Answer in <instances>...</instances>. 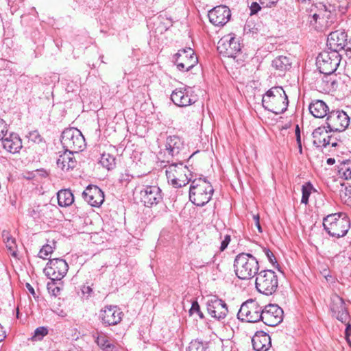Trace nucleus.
Wrapping results in <instances>:
<instances>
[{
  "label": "nucleus",
  "mask_w": 351,
  "mask_h": 351,
  "mask_svg": "<svg viewBox=\"0 0 351 351\" xmlns=\"http://www.w3.org/2000/svg\"><path fill=\"white\" fill-rule=\"evenodd\" d=\"M288 104V97L281 86L271 88L263 95L262 98L263 108L276 114L285 112Z\"/></svg>",
  "instance_id": "nucleus-1"
},
{
  "label": "nucleus",
  "mask_w": 351,
  "mask_h": 351,
  "mask_svg": "<svg viewBox=\"0 0 351 351\" xmlns=\"http://www.w3.org/2000/svg\"><path fill=\"white\" fill-rule=\"evenodd\" d=\"M234 268L236 276L241 280H249L257 275L259 263L250 253H239L235 256Z\"/></svg>",
  "instance_id": "nucleus-2"
},
{
  "label": "nucleus",
  "mask_w": 351,
  "mask_h": 351,
  "mask_svg": "<svg viewBox=\"0 0 351 351\" xmlns=\"http://www.w3.org/2000/svg\"><path fill=\"white\" fill-rule=\"evenodd\" d=\"M213 192V186L205 178L194 180L190 186L189 199L196 206H203L211 199Z\"/></svg>",
  "instance_id": "nucleus-3"
},
{
  "label": "nucleus",
  "mask_w": 351,
  "mask_h": 351,
  "mask_svg": "<svg viewBox=\"0 0 351 351\" xmlns=\"http://www.w3.org/2000/svg\"><path fill=\"white\" fill-rule=\"evenodd\" d=\"M323 226L329 235L340 238L347 234L350 228V220L345 214L334 213L324 219Z\"/></svg>",
  "instance_id": "nucleus-4"
},
{
  "label": "nucleus",
  "mask_w": 351,
  "mask_h": 351,
  "mask_svg": "<svg viewBox=\"0 0 351 351\" xmlns=\"http://www.w3.org/2000/svg\"><path fill=\"white\" fill-rule=\"evenodd\" d=\"M336 16L333 6L321 4L318 12L311 17L309 23L316 30L324 32L332 27L336 22Z\"/></svg>",
  "instance_id": "nucleus-5"
},
{
  "label": "nucleus",
  "mask_w": 351,
  "mask_h": 351,
  "mask_svg": "<svg viewBox=\"0 0 351 351\" xmlns=\"http://www.w3.org/2000/svg\"><path fill=\"white\" fill-rule=\"evenodd\" d=\"M61 143L66 152L73 154L82 151L86 146L82 132L74 128L65 129L61 136Z\"/></svg>",
  "instance_id": "nucleus-6"
},
{
  "label": "nucleus",
  "mask_w": 351,
  "mask_h": 351,
  "mask_svg": "<svg viewBox=\"0 0 351 351\" xmlns=\"http://www.w3.org/2000/svg\"><path fill=\"white\" fill-rule=\"evenodd\" d=\"M166 176L169 182L174 187L180 188L189 183L191 174L188 167L182 162H173L167 167Z\"/></svg>",
  "instance_id": "nucleus-7"
},
{
  "label": "nucleus",
  "mask_w": 351,
  "mask_h": 351,
  "mask_svg": "<svg viewBox=\"0 0 351 351\" xmlns=\"http://www.w3.org/2000/svg\"><path fill=\"white\" fill-rule=\"evenodd\" d=\"M255 285L261 293L266 295H272L278 286V276L273 270H263L257 274Z\"/></svg>",
  "instance_id": "nucleus-8"
},
{
  "label": "nucleus",
  "mask_w": 351,
  "mask_h": 351,
  "mask_svg": "<svg viewBox=\"0 0 351 351\" xmlns=\"http://www.w3.org/2000/svg\"><path fill=\"white\" fill-rule=\"evenodd\" d=\"M341 62V55L336 51H322L319 54L316 65L319 72L325 75L333 73Z\"/></svg>",
  "instance_id": "nucleus-9"
},
{
  "label": "nucleus",
  "mask_w": 351,
  "mask_h": 351,
  "mask_svg": "<svg viewBox=\"0 0 351 351\" xmlns=\"http://www.w3.org/2000/svg\"><path fill=\"white\" fill-rule=\"evenodd\" d=\"M263 309L254 300H249L244 302L238 313V318L247 322H257L262 320Z\"/></svg>",
  "instance_id": "nucleus-10"
},
{
  "label": "nucleus",
  "mask_w": 351,
  "mask_h": 351,
  "mask_svg": "<svg viewBox=\"0 0 351 351\" xmlns=\"http://www.w3.org/2000/svg\"><path fill=\"white\" fill-rule=\"evenodd\" d=\"M350 117L343 110H332L326 118L327 128L330 132H343L349 125Z\"/></svg>",
  "instance_id": "nucleus-11"
},
{
  "label": "nucleus",
  "mask_w": 351,
  "mask_h": 351,
  "mask_svg": "<svg viewBox=\"0 0 351 351\" xmlns=\"http://www.w3.org/2000/svg\"><path fill=\"white\" fill-rule=\"evenodd\" d=\"M173 59L180 71H188L197 63V58L190 47L178 51L173 56Z\"/></svg>",
  "instance_id": "nucleus-12"
},
{
  "label": "nucleus",
  "mask_w": 351,
  "mask_h": 351,
  "mask_svg": "<svg viewBox=\"0 0 351 351\" xmlns=\"http://www.w3.org/2000/svg\"><path fill=\"white\" fill-rule=\"evenodd\" d=\"M241 45L238 39L232 34H228L222 37L217 44L219 53L223 56L235 58L237 54L241 51Z\"/></svg>",
  "instance_id": "nucleus-13"
},
{
  "label": "nucleus",
  "mask_w": 351,
  "mask_h": 351,
  "mask_svg": "<svg viewBox=\"0 0 351 351\" xmlns=\"http://www.w3.org/2000/svg\"><path fill=\"white\" fill-rule=\"evenodd\" d=\"M69 265L62 258H53L49 261L43 271L52 280H61L67 273Z\"/></svg>",
  "instance_id": "nucleus-14"
},
{
  "label": "nucleus",
  "mask_w": 351,
  "mask_h": 351,
  "mask_svg": "<svg viewBox=\"0 0 351 351\" xmlns=\"http://www.w3.org/2000/svg\"><path fill=\"white\" fill-rule=\"evenodd\" d=\"M171 99L179 107H186L195 103L197 97L192 94L190 87L184 86L176 88L171 95Z\"/></svg>",
  "instance_id": "nucleus-15"
},
{
  "label": "nucleus",
  "mask_w": 351,
  "mask_h": 351,
  "mask_svg": "<svg viewBox=\"0 0 351 351\" xmlns=\"http://www.w3.org/2000/svg\"><path fill=\"white\" fill-rule=\"evenodd\" d=\"M283 311L277 304H269L262 312V322L269 326H276L282 322Z\"/></svg>",
  "instance_id": "nucleus-16"
},
{
  "label": "nucleus",
  "mask_w": 351,
  "mask_h": 351,
  "mask_svg": "<svg viewBox=\"0 0 351 351\" xmlns=\"http://www.w3.org/2000/svg\"><path fill=\"white\" fill-rule=\"evenodd\" d=\"M330 308L332 315L342 323H346L349 318V314L344 300L337 294L330 297Z\"/></svg>",
  "instance_id": "nucleus-17"
},
{
  "label": "nucleus",
  "mask_w": 351,
  "mask_h": 351,
  "mask_svg": "<svg viewBox=\"0 0 351 351\" xmlns=\"http://www.w3.org/2000/svg\"><path fill=\"white\" fill-rule=\"evenodd\" d=\"M210 22L215 26H223L230 19L231 12L228 7L218 5L208 12Z\"/></svg>",
  "instance_id": "nucleus-18"
},
{
  "label": "nucleus",
  "mask_w": 351,
  "mask_h": 351,
  "mask_svg": "<svg viewBox=\"0 0 351 351\" xmlns=\"http://www.w3.org/2000/svg\"><path fill=\"white\" fill-rule=\"evenodd\" d=\"M140 199L148 207L157 204L162 199L161 190L157 186H146L140 191Z\"/></svg>",
  "instance_id": "nucleus-19"
},
{
  "label": "nucleus",
  "mask_w": 351,
  "mask_h": 351,
  "mask_svg": "<svg viewBox=\"0 0 351 351\" xmlns=\"http://www.w3.org/2000/svg\"><path fill=\"white\" fill-rule=\"evenodd\" d=\"M123 315V312L117 306H109L101 311L99 316L104 325L112 326L121 321Z\"/></svg>",
  "instance_id": "nucleus-20"
},
{
  "label": "nucleus",
  "mask_w": 351,
  "mask_h": 351,
  "mask_svg": "<svg viewBox=\"0 0 351 351\" xmlns=\"http://www.w3.org/2000/svg\"><path fill=\"white\" fill-rule=\"evenodd\" d=\"M348 45L347 34L343 31H335L330 33L328 36L327 46L330 51L343 50Z\"/></svg>",
  "instance_id": "nucleus-21"
},
{
  "label": "nucleus",
  "mask_w": 351,
  "mask_h": 351,
  "mask_svg": "<svg viewBox=\"0 0 351 351\" xmlns=\"http://www.w3.org/2000/svg\"><path fill=\"white\" fill-rule=\"evenodd\" d=\"M86 202L95 207L100 206L104 201V192L97 186L89 185L83 192Z\"/></svg>",
  "instance_id": "nucleus-22"
},
{
  "label": "nucleus",
  "mask_w": 351,
  "mask_h": 351,
  "mask_svg": "<svg viewBox=\"0 0 351 351\" xmlns=\"http://www.w3.org/2000/svg\"><path fill=\"white\" fill-rule=\"evenodd\" d=\"M207 310L213 317L218 320L224 319L228 311L225 302L219 299L208 300L207 302Z\"/></svg>",
  "instance_id": "nucleus-23"
},
{
  "label": "nucleus",
  "mask_w": 351,
  "mask_h": 351,
  "mask_svg": "<svg viewBox=\"0 0 351 351\" xmlns=\"http://www.w3.org/2000/svg\"><path fill=\"white\" fill-rule=\"evenodd\" d=\"M0 141L3 149L11 154L19 152L23 147L21 138L17 134L14 132L10 134L7 132Z\"/></svg>",
  "instance_id": "nucleus-24"
},
{
  "label": "nucleus",
  "mask_w": 351,
  "mask_h": 351,
  "mask_svg": "<svg viewBox=\"0 0 351 351\" xmlns=\"http://www.w3.org/2000/svg\"><path fill=\"white\" fill-rule=\"evenodd\" d=\"M252 343L256 351H267L271 346L269 335L263 331H257L252 339Z\"/></svg>",
  "instance_id": "nucleus-25"
},
{
  "label": "nucleus",
  "mask_w": 351,
  "mask_h": 351,
  "mask_svg": "<svg viewBox=\"0 0 351 351\" xmlns=\"http://www.w3.org/2000/svg\"><path fill=\"white\" fill-rule=\"evenodd\" d=\"M329 129L327 130L325 126H320L314 130L312 133L313 138V145L317 147H326L328 145V138L330 136Z\"/></svg>",
  "instance_id": "nucleus-26"
},
{
  "label": "nucleus",
  "mask_w": 351,
  "mask_h": 351,
  "mask_svg": "<svg viewBox=\"0 0 351 351\" xmlns=\"http://www.w3.org/2000/svg\"><path fill=\"white\" fill-rule=\"evenodd\" d=\"M184 149V143L178 136H170L167 138L166 150L172 157L178 156Z\"/></svg>",
  "instance_id": "nucleus-27"
},
{
  "label": "nucleus",
  "mask_w": 351,
  "mask_h": 351,
  "mask_svg": "<svg viewBox=\"0 0 351 351\" xmlns=\"http://www.w3.org/2000/svg\"><path fill=\"white\" fill-rule=\"evenodd\" d=\"M311 114L315 118H324L328 116L329 108L322 100H314L308 106Z\"/></svg>",
  "instance_id": "nucleus-28"
},
{
  "label": "nucleus",
  "mask_w": 351,
  "mask_h": 351,
  "mask_svg": "<svg viewBox=\"0 0 351 351\" xmlns=\"http://www.w3.org/2000/svg\"><path fill=\"white\" fill-rule=\"evenodd\" d=\"M271 65L278 72L279 75H284L291 69L292 61L288 56H279L273 60Z\"/></svg>",
  "instance_id": "nucleus-29"
},
{
  "label": "nucleus",
  "mask_w": 351,
  "mask_h": 351,
  "mask_svg": "<svg viewBox=\"0 0 351 351\" xmlns=\"http://www.w3.org/2000/svg\"><path fill=\"white\" fill-rule=\"evenodd\" d=\"M72 154H66V152L60 155L57 159V166L63 171L73 169L76 165V160L71 156Z\"/></svg>",
  "instance_id": "nucleus-30"
},
{
  "label": "nucleus",
  "mask_w": 351,
  "mask_h": 351,
  "mask_svg": "<svg viewBox=\"0 0 351 351\" xmlns=\"http://www.w3.org/2000/svg\"><path fill=\"white\" fill-rule=\"evenodd\" d=\"M98 346L104 351H119V348L116 344L111 343L109 337L104 333L99 334L95 339Z\"/></svg>",
  "instance_id": "nucleus-31"
},
{
  "label": "nucleus",
  "mask_w": 351,
  "mask_h": 351,
  "mask_svg": "<svg viewBox=\"0 0 351 351\" xmlns=\"http://www.w3.org/2000/svg\"><path fill=\"white\" fill-rule=\"evenodd\" d=\"M58 205L62 207H66L71 205L74 202V196L69 189H63L58 191L57 194Z\"/></svg>",
  "instance_id": "nucleus-32"
},
{
  "label": "nucleus",
  "mask_w": 351,
  "mask_h": 351,
  "mask_svg": "<svg viewBox=\"0 0 351 351\" xmlns=\"http://www.w3.org/2000/svg\"><path fill=\"white\" fill-rule=\"evenodd\" d=\"M2 237L8 250L10 252L11 255L14 257H16L17 245L16 244L15 239L13 238L7 230H3L2 232Z\"/></svg>",
  "instance_id": "nucleus-33"
},
{
  "label": "nucleus",
  "mask_w": 351,
  "mask_h": 351,
  "mask_svg": "<svg viewBox=\"0 0 351 351\" xmlns=\"http://www.w3.org/2000/svg\"><path fill=\"white\" fill-rule=\"evenodd\" d=\"M100 164L108 170L112 169L116 166L114 156L109 153H103L99 160Z\"/></svg>",
  "instance_id": "nucleus-34"
},
{
  "label": "nucleus",
  "mask_w": 351,
  "mask_h": 351,
  "mask_svg": "<svg viewBox=\"0 0 351 351\" xmlns=\"http://www.w3.org/2000/svg\"><path fill=\"white\" fill-rule=\"evenodd\" d=\"M339 177L345 180L351 179V160H346L340 164L338 167Z\"/></svg>",
  "instance_id": "nucleus-35"
},
{
  "label": "nucleus",
  "mask_w": 351,
  "mask_h": 351,
  "mask_svg": "<svg viewBox=\"0 0 351 351\" xmlns=\"http://www.w3.org/2000/svg\"><path fill=\"white\" fill-rule=\"evenodd\" d=\"M314 188L311 182H306L302 186V196L301 199V203L307 204L308 202V198Z\"/></svg>",
  "instance_id": "nucleus-36"
},
{
  "label": "nucleus",
  "mask_w": 351,
  "mask_h": 351,
  "mask_svg": "<svg viewBox=\"0 0 351 351\" xmlns=\"http://www.w3.org/2000/svg\"><path fill=\"white\" fill-rule=\"evenodd\" d=\"M206 343L202 341L194 340L190 343L187 348V351H206Z\"/></svg>",
  "instance_id": "nucleus-37"
},
{
  "label": "nucleus",
  "mask_w": 351,
  "mask_h": 351,
  "mask_svg": "<svg viewBox=\"0 0 351 351\" xmlns=\"http://www.w3.org/2000/svg\"><path fill=\"white\" fill-rule=\"evenodd\" d=\"M53 251V247L49 244H46L40 249L38 256L43 259H46Z\"/></svg>",
  "instance_id": "nucleus-38"
},
{
  "label": "nucleus",
  "mask_w": 351,
  "mask_h": 351,
  "mask_svg": "<svg viewBox=\"0 0 351 351\" xmlns=\"http://www.w3.org/2000/svg\"><path fill=\"white\" fill-rule=\"evenodd\" d=\"M48 333V330L47 328L41 326L37 328L34 331V335L33 338L36 340H40L43 337L47 335Z\"/></svg>",
  "instance_id": "nucleus-39"
},
{
  "label": "nucleus",
  "mask_w": 351,
  "mask_h": 351,
  "mask_svg": "<svg viewBox=\"0 0 351 351\" xmlns=\"http://www.w3.org/2000/svg\"><path fill=\"white\" fill-rule=\"evenodd\" d=\"M29 138L36 143L42 142V138L37 131H33L29 133Z\"/></svg>",
  "instance_id": "nucleus-40"
},
{
  "label": "nucleus",
  "mask_w": 351,
  "mask_h": 351,
  "mask_svg": "<svg viewBox=\"0 0 351 351\" xmlns=\"http://www.w3.org/2000/svg\"><path fill=\"white\" fill-rule=\"evenodd\" d=\"M262 250L264 252L265 254L267 257L269 261L272 264L274 265L276 263V258L274 255V254L269 250L265 247H262Z\"/></svg>",
  "instance_id": "nucleus-41"
},
{
  "label": "nucleus",
  "mask_w": 351,
  "mask_h": 351,
  "mask_svg": "<svg viewBox=\"0 0 351 351\" xmlns=\"http://www.w3.org/2000/svg\"><path fill=\"white\" fill-rule=\"evenodd\" d=\"M8 131V129L7 123L3 119H0V139L5 135Z\"/></svg>",
  "instance_id": "nucleus-42"
},
{
  "label": "nucleus",
  "mask_w": 351,
  "mask_h": 351,
  "mask_svg": "<svg viewBox=\"0 0 351 351\" xmlns=\"http://www.w3.org/2000/svg\"><path fill=\"white\" fill-rule=\"evenodd\" d=\"M230 241V236L226 234L223 239V240L221 241V246H220V250L223 251L228 245Z\"/></svg>",
  "instance_id": "nucleus-43"
},
{
  "label": "nucleus",
  "mask_w": 351,
  "mask_h": 351,
  "mask_svg": "<svg viewBox=\"0 0 351 351\" xmlns=\"http://www.w3.org/2000/svg\"><path fill=\"white\" fill-rule=\"evenodd\" d=\"M261 9V6L256 2H253L250 6V14H256Z\"/></svg>",
  "instance_id": "nucleus-44"
},
{
  "label": "nucleus",
  "mask_w": 351,
  "mask_h": 351,
  "mask_svg": "<svg viewBox=\"0 0 351 351\" xmlns=\"http://www.w3.org/2000/svg\"><path fill=\"white\" fill-rule=\"evenodd\" d=\"M199 310H200V307H199V305L198 304V302L197 301L193 302L191 308L189 311L190 314L192 315L195 313L199 312Z\"/></svg>",
  "instance_id": "nucleus-45"
},
{
  "label": "nucleus",
  "mask_w": 351,
  "mask_h": 351,
  "mask_svg": "<svg viewBox=\"0 0 351 351\" xmlns=\"http://www.w3.org/2000/svg\"><path fill=\"white\" fill-rule=\"evenodd\" d=\"M260 3L265 7H271L275 5L278 0H259Z\"/></svg>",
  "instance_id": "nucleus-46"
},
{
  "label": "nucleus",
  "mask_w": 351,
  "mask_h": 351,
  "mask_svg": "<svg viewBox=\"0 0 351 351\" xmlns=\"http://www.w3.org/2000/svg\"><path fill=\"white\" fill-rule=\"evenodd\" d=\"M132 178V176H130V174L125 173V174H122L120 177V181L123 183V182H126L128 183V182H130L131 180V178Z\"/></svg>",
  "instance_id": "nucleus-47"
},
{
  "label": "nucleus",
  "mask_w": 351,
  "mask_h": 351,
  "mask_svg": "<svg viewBox=\"0 0 351 351\" xmlns=\"http://www.w3.org/2000/svg\"><path fill=\"white\" fill-rule=\"evenodd\" d=\"M295 134L297 143H301L300 130V128H299L298 125H297L296 127H295Z\"/></svg>",
  "instance_id": "nucleus-48"
},
{
  "label": "nucleus",
  "mask_w": 351,
  "mask_h": 351,
  "mask_svg": "<svg viewBox=\"0 0 351 351\" xmlns=\"http://www.w3.org/2000/svg\"><path fill=\"white\" fill-rule=\"evenodd\" d=\"M328 141H329L328 145H331L332 147H336L337 145V138H333L332 135H330Z\"/></svg>",
  "instance_id": "nucleus-49"
},
{
  "label": "nucleus",
  "mask_w": 351,
  "mask_h": 351,
  "mask_svg": "<svg viewBox=\"0 0 351 351\" xmlns=\"http://www.w3.org/2000/svg\"><path fill=\"white\" fill-rule=\"evenodd\" d=\"M345 324H346V336L349 337L351 335V325L349 324V320Z\"/></svg>",
  "instance_id": "nucleus-50"
},
{
  "label": "nucleus",
  "mask_w": 351,
  "mask_h": 351,
  "mask_svg": "<svg viewBox=\"0 0 351 351\" xmlns=\"http://www.w3.org/2000/svg\"><path fill=\"white\" fill-rule=\"evenodd\" d=\"M5 338V332L3 330V327L0 324V341Z\"/></svg>",
  "instance_id": "nucleus-51"
},
{
  "label": "nucleus",
  "mask_w": 351,
  "mask_h": 351,
  "mask_svg": "<svg viewBox=\"0 0 351 351\" xmlns=\"http://www.w3.org/2000/svg\"><path fill=\"white\" fill-rule=\"evenodd\" d=\"M26 288L29 291V293H31L33 295H35V291L34 288L32 287V285L29 283H26Z\"/></svg>",
  "instance_id": "nucleus-52"
},
{
  "label": "nucleus",
  "mask_w": 351,
  "mask_h": 351,
  "mask_svg": "<svg viewBox=\"0 0 351 351\" xmlns=\"http://www.w3.org/2000/svg\"><path fill=\"white\" fill-rule=\"evenodd\" d=\"M244 32L246 34H250L251 32V27L249 23L245 24L244 27Z\"/></svg>",
  "instance_id": "nucleus-53"
},
{
  "label": "nucleus",
  "mask_w": 351,
  "mask_h": 351,
  "mask_svg": "<svg viewBox=\"0 0 351 351\" xmlns=\"http://www.w3.org/2000/svg\"><path fill=\"white\" fill-rule=\"evenodd\" d=\"M350 46L346 49V54L351 58V42L349 43Z\"/></svg>",
  "instance_id": "nucleus-54"
},
{
  "label": "nucleus",
  "mask_w": 351,
  "mask_h": 351,
  "mask_svg": "<svg viewBox=\"0 0 351 351\" xmlns=\"http://www.w3.org/2000/svg\"><path fill=\"white\" fill-rule=\"evenodd\" d=\"M335 162V160L334 158H330L327 160V163L330 165H333Z\"/></svg>",
  "instance_id": "nucleus-55"
},
{
  "label": "nucleus",
  "mask_w": 351,
  "mask_h": 351,
  "mask_svg": "<svg viewBox=\"0 0 351 351\" xmlns=\"http://www.w3.org/2000/svg\"><path fill=\"white\" fill-rule=\"evenodd\" d=\"M256 228H258V230L259 232H262V228L260 224V221H257V223H255Z\"/></svg>",
  "instance_id": "nucleus-56"
},
{
  "label": "nucleus",
  "mask_w": 351,
  "mask_h": 351,
  "mask_svg": "<svg viewBox=\"0 0 351 351\" xmlns=\"http://www.w3.org/2000/svg\"><path fill=\"white\" fill-rule=\"evenodd\" d=\"M253 218H254V220L255 221V223H257V221H259L260 218H259V215H254Z\"/></svg>",
  "instance_id": "nucleus-57"
},
{
  "label": "nucleus",
  "mask_w": 351,
  "mask_h": 351,
  "mask_svg": "<svg viewBox=\"0 0 351 351\" xmlns=\"http://www.w3.org/2000/svg\"><path fill=\"white\" fill-rule=\"evenodd\" d=\"M298 145L299 152L300 154H302V143H298Z\"/></svg>",
  "instance_id": "nucleus-58"
},
{
  "label": "nucleus",
  "mask_w": 351,
  "mask_h": 351,
  "mask_svg": "<svg viewBox=\"0 0 351 351\" xmlns=\"http://www.w3.org/2000/svg\"><path fill=\"white\" fill-rule=\"evenodd\" d=\"M180 61H187V58H185V54L182 57H180Z\"/></svg>",
  "instance_id": "nucleus-59"
},
{
  "label": "nucleus",
  "mask_w": 351,
  "mask_h": 351,
  "mask_svg": "<svg viewBox=\"0 0 351 351\" xmlns=\"http://www.w3.org/2000/svg\"><path fill=\"white\" fill-rule=\"evenodd\" d=\"M197 313L198 314L199 317L201 319L204 318V315H203V313L201 312V311H200V310H199V312H197Z\"/></svg>",
  "instance_id": "nucleus-60"
},
{
  "label": "nucleus",
  "mask_w": 351,
  "mask_h": 351,
  "mask_svg": "<svg viewBox=\"0 0 351 351\" xmlns=\"http://www.w3.org/2000/svg\"><path fill=\"white\" fill-rule=\"evenodd\" d=\"M348 337H346V340H347L348 343H349V345L351 346V341H350V340L349 339Z\"/></svg>",
  "instance_id": "nucleus-61"
},
{
  "label": "nucleus",
  "mask_w": 351,
  "mask_h": 351,
  "mask_svg": "<svg viewBox=\"0 0 351 351\" xmlns=\"http://www.w3.org/2000/svg\"><path fill=\"white\" fill-rule=\"evenodd\" d=\"M215 256H213V261H212V263H215Z\"/></svg>",
  "instance_id": "nucleus-62"
},
{
  "label": "nucleus",
  "mask_w": 351,
  "mask_h": 351,
  "mask_svg": "<svg viewBox=\"0 0 351 351\" xmlns=\"http://www.w3.org/2000/svg\"><path fill=\"white\" fill-rule=\"evenodd\" d=\"M87 291H91L90 288L89 287H86Z\"/></svg>",
  "instance_id": "nucleus-63"
},
{
  "label": "nucleus",
  "mask_w": 351,
  "mask_h": 351,
  "mask_svg": "<svg viewBox=\"0 0 351 351\" xmlns=\"http://www.w3.org/2000/svg\"><path fill=\"white\" fill-rule=\"evenodd\" d=\"M348 191L351 193V188L348 190Z\"/></svg>",
  "instance_id": "nucleus-64"
}]
</instances>
